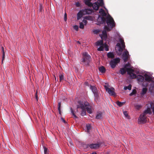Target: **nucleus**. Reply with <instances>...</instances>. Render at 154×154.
I'll use <instances>...</instances> for the list:
<instances>
[{
  "instance_id": "nucleus-1",
  "label": "nucleus",
  "mask_w": 154,
  "mask_h": 154,
  "mask_svg": "<svg viewBox=\"0 0 154 154\" xmlns=\"http://www.w3.org/2000/svg\"><path fill=\"white\" fill-rule=\"evenodd\" d=\"M97 21L98 22L102 24L105 23L106 22L108 26H105L104 27V29L108 31H110L115 26V23L113 19L110 15L109 16H107L106 18L99 16Z\"/></svg>"
},
{
  "instance_id": "nucleus-2",
  "label": "nucleus",
  "mask_w": 154,
  "mask_h": 154,
  "mask_svg": "<svg viewBox=\"0 0 154 154\" xmlns=\"http://www.w3.org/2000/svg\"><path fill=\"white\" fill-rule=\"evenodd\" d=\"M78 103L79 105H77V109L80 108L82 109L81 113V115L82 116H84L86 114V109L88 113H92L91 106L88 102H83L81 101H79Z\"/></svg>"
},
{
  "instance_id": "nucleus-3",
  "label": "nucleus",
  "mask_w": 154,
  "mask_h": 154,
  "mask_svg": "<svg viewBox=\"0 0 154 154\" xmlns=\"http://www.w3.org/2000/svg\"><path fill=\"white\" fill-rule=\"evenodd\" d=\"M91 60V57L87 52H84L83 53L81 61L84 66H89Z\"/></svg>"
},
{
  "instance_id": "nucleus-4",
  "label": "nucleus",
  "mask_w": 154,
  "mask_h": 154,
  "mask_svg": "<svg viewBox=\"0 0 154 154\" xmlns=\"http://www.w3.org/2000/svg\"><path fill=\"white\" fill-rule=\"evenodd\" d=\"M119 41L121 44L119 43H117L116 46L118 47V51L120 52V54H121L123 49L125 48V45L123 39L120 38L119 39Z\"/></svg>"
},
{
  "instance_id": "nucleus-5",
  "label": "nucleus",
  "mask_w": 154,
  "mask_h": 154,
  "mask_svg": "<svg viewBox=\"0 0 154 154\" xmlns=\"http://www.w3.org/2000/svg\"><path fill=\"white\" fill-rule=\"evenodd\" d=\"M120 62V59L119 58L113 59L110 62V65L112 68H114L116 66V65Z\"/></svg>"
},
{
  "instance_id": "nucleus-6",
  "label": "nucleus",
  "mask_w": 154,
  "mask_h": 154,
  "mask_svg": "<svg viewBox=\"0 0 154 154\" xmlns=\"http://www.w3.org/2000/svg\"><path fill=\"white\" fill-rule=\"evenodd\" d=\"M104 87L106 91H107L110 95L114 96L116 95V94L115 92V89L113 88H109L106 85H104Z\"/></svg>"
},
{
  "instance_id": "nucleus-7",
  "label": "nucleus",
  "mask_w": 154,
  "mask_h": 154,
  "mask_svg": "<svg viewBox=\"0 0 154 154\" xmlns=\"http://www.w3.org/2000/svg\"><path fill=\"white\" fill-rule=\"evenodd\" d=\"M86 145V147L88 148L89 147L91 149H97L100 146V144L99 143L96 144H91L90 145L87 144Z\"/></svg>"
},
{
  "instance_id": "nucleus-8",
  "label": "nucleus",
  "mask_w": 154,
  "mask_h": 154,
  "mask_svg": "<svg viewBox=\"0 0 154 154\" xmlns=\"http://www.w3.org/2000/svg\"><path fill=\"white\" fill-rule=\"evenodd\" d=\"M138 121L140 123H144L146 121V116L143 115V114L142 115H140L138 118Z\"/></svg>"
},
{
  "instance_id": "nucleus-9",
  "label": "nucleus",
  "mask_w": 154,
  "mask_h": 154,
  "mask_svg": "<svg viewBox=\"0 0 154 154\" xmlns=\"http://www.w3.org/2000/svg\"><path fill=\"white\" fill-rule=\"evenodd\" d=\"M129 55L128 52L127 51L123 52L122 54V58L124 62H126L128 60Z\"/></svg>"
},
{
  "instance_id": "nucleus-10",
  "label": "nucleus",
  "mask_w": 154,
  "mask_h": 154,
  "mask_svg": "<svg viewBox=\"0 0 154 154\" xmlns=\"http://www.w3.org/2000/svg\"><path fill=\"white\" fill-rule=\"evenodd\" d=\"M84 14L83 10H80L77 14V19L79 20L82 17L83 15H85Z\"/></svg>"
},
{
  "instance_id": "nucleus-11",
  "label": "nucleus",
  "mask_w": 154,
  "mask_h": 154,
  "mask_svg": "<svg viewBox=\"0 0 154 154\" xmlns=\"http://www.w3.org/2000/svg\"><path fill=\"white\" fill-rule=\"evenodd\" d=\"M136 78L137 79L139 83H141L143 82L144 79L143 76L141 75H137Z\"/></svg>"
},
{
  "instance_id": "nucleus-12",
  "label": "nucleus",
  "mask_w": 154,
  "mask_h": 154,
  "mask_svg": "<svg viewBox=\"0 0 154 154\" xmlns=\"http://www.w3.org/2000/svg\"><path fill=\"white\" fill-rule=\"evenodd\" d=\"M92 6L93 7L94 9L96 11L98 10L99 7V5H98V4L96 2L92 4Z\"/></svg>"
},
{
  "instance_id": "nucleus-13",
  "label": "nucleus",
  "mask_w": 154,
  "mask_h": 154,
  "mask_svg": "<svg viewBox=\"0 0 154 154\" xmlns=\"http://www.w3.org/2000/svg\"><path fill=\"white\" fill-rule=\"evenodd\" d=\"M127 71V70L124 68H120V70L119 71V72L122 75H124L125 74Z\"/></svg>"
},
{
  "instance_id": "nucleus-14",
  "label": "nucleus",
  "mask_w": 154,
  "mask_h": 154,
  "mask_svg": "<svg viewBox=\"0 0 154 154\" xmlns=\"http://www.w3.org/2000/svg\"><path fill=\"white\" fill-rule=\"evenodd\" d=\"M91 0H85V4L89 7H91L92 5V4L91 2Z\"/></svg>"
},
{
  "instance_id": "nucleus-15",
  "label": "nucleus",
  "mask_w": 154,
  "mask_h": 154,
  "mask_svg": "<svg viewBox=\"0 0 154 154\" xmlns=\"http://www.w3.org/2000/svg\"><path fill=\"white\" fill-rule=\"evenodd\" d=\"M84 13L85 15L86 14H91L92 12V11L90 9H85L83 10Z\"/></svg>"
},
{
  "instance_id": "nucleus-16",
  "label": "nucleus",
  "mask_w": 154,
  "mask_h": 154,
  "mask_svg": "<svg viewBox=\"0 0 154 154\" xmlns=\"http://www.w3.org/2000/svg\"><path fill=\"white\" fill-rule=\"evenodd\" d=\"M126 70L128 74L129 75H131V74L134 72V70L131 68H126Z\"/></svg>"
},
{
  "instance_id": "nucleus-17",
  "label": "nucleus",
  "mask_w": 154,
  "mask_h": 154,
  "mask_svg": "<svg viewBox=\"0 0 154 154\" xmlns=\"http://www.w3.org/2000/svg\"><path fill=\"white\" fill-rule=\"evenodd\" d=\"M107 56L108 58H113L115 57L113 53L111 52H109L107 53Z\"/></svg>"
},
{
  "instance_id": "nucleus-18",
  "label": "nucleus",
  "mask_w": 154,
  "mask_h": 154,
  "mask_svg": "<svg viewBox=\"0 0 154 154\" xmlns=\"http://www.w3.org/2000/svg\"><path fill=\"white\" fill-rule=\"evenodd\" d=\"M145 80L147 82H150L152 81V80L150 77L147 75H145Z\"/></svg>"
},
{
  "instance_id": "nucleus-19",
  "label": "nucleus",
  "mask_w": 154,
  "mask_h": 154,
  "mask_svg": "<svg viewBox=\"0 0 154 154\" xmlns=\"http://www.w3.org/2000/svg\"><path fill=\"white\" fill-rule=\"evenodd\" d=\"M99 13H100L101 15L102 16V17H104L106 16V14L105 12L102 9H100L99 11Z\"/></svg>"
},
{
  "instance_id": "nucleus-20",
  "label": "nucleus",
  "mask_w": 154,
  "mask_h": 154,
  "mask_svg": "<svg viewBox=\"0 0 154 154\" xmlns=\"http://www.w3.org/2000/svg\"><path fill=\"white\" fill-rule=\"evenodd\" d=\"M90 88L94 94L98 92L97 88L95 87L91 86Z\"/></svg>"
},
{
  "instance_id": "nucleus-21",
  "label": "nucleus",
  "mask_w": 154,
  "mask_h": 154,
  "mask_svg": "<svg viewBox=\"0 0 154 154\" xmlns=\"http://www.w3.org/2000/svg\"><path fill=\"white\" fill-rule=\"evenodd\" d=\"M148 113L149 114H151V112L149 108H148L146 110H145L144 112L143 113V115L146 116V115Z\"/></svg>"
},
{
  "instance_id": "nucleus-22",
  "label": "nucleus",
  "mask_w": 154,
  "mask_h": 154,
  "mask_svg": "<svg viewBox=\"0 0 154 154\" xmlns=\"http://www.w3.org/2000/svg\"><path fill=\"white\" fill-rule=\"evenodd\" d=\"M99 71L102 73H105L106 72V69L103 66H101L99 68Z\"/></svg>"
},
{
  "instance_id": "nucleus-23",
  "label": "nucleus",
  "mask_w": 154,
  "mask_h": 154,
  "mask_svg": "<svg viewBox=\"0 0 154 154\" xmlns=\"http://www.w3.org/2000/svg\"><path fill=\"white\" fill-rule=\"evenodd\" d=\"M96 45L97 46L104 45L103 41L101 40L97 41L96 42Z\"/></svg>"
},
{
  "instance_id": "nucleus-24",
  "label": "nucleus",
  "mask_w": 154,
  "mask_h": 154,
  "mask_svg": "<svg viewBox=\"0 0 154 154\" xmlns=\"http://www.w3.org/2000/svg\"><path fill=\"white\" fill-rule=\"evenodd\" d=\"M97 3L99 6H102L104 5L103 0H98Z\"/></svg>"
},
{
  "instance_id": "nucleus-25",
  "label": "nucleus",
  "mask_w": 154,
  "mask_h": 154,
  "mask_svg": "<svg viewBox=\"0 0 154 154\" xmlns=\"http://www.w3.org/2000/svg\"><path fill=\"white\" fill-rule=\"evenodd\" d=\"M147 91V89L146 88H143L142 89V92L141 93V94L142 95H144L145 94Z\"/></svg>"
},
{
  "instance_id": "nucleus-26",
  "label": "nucleus",
  "mask_w": 154,
  "mask_h": 154,
  "mask_svg": "<svg viewBox=\"0 0 154 154\" xmlns=\"http://www.w3.org/2000/svg\"><path fill=\"white\" fill-rule=\"evenodd\" d=\"M102 113L101 112L98 113L96 116V118L97 119H100L102 118Z\"/></svg>"
},
{
  "instance_id": "nucleus-27",
  "label": "nucleus",
  "mask_w": 154,
  "mask_h": 154,
  "mask_svg": "<svg viewBox=\"0 0 154 154\" xmlns=\"http://www.w3.org/2000/svg\"><path fill=\"white\" fill-rule=\"evenodd\" d=\"M94 99L96 101L99 99V93L98 92L94 94Z\"/></svg>"
},
{
  "instance_id": "nucleus-28",
  "label": "nucleus",
  "mask_w": 154,
  "mask_h": 154,
  "mask_svg": "<svg viewBox=\"0 0 154 154\" xmlns=\"http://www.w3.org/2000/svg\"><path fill=\"white\" fill-rule=\"evenodd\" d=\"M125 102H121L119 101H117L116 102V103L117 105L120 107L122 106L124 104Z\"/></svg>"
},
{
  "instance_id": "nucleus-29",
  "label": "nucleus",
  "mask_w": 154,
  "mask_h": 154,
  "mask_svg": "<svg viewBox=\"0 0 154 154\" xmlns=\"http://www.w3.org/2000/svg\"><path fill=\"white\" fill-rule=\"evenodd\" d=\"M123 113L125 116L128 119H130V118L128 115V112L126 111H124L123 112Z\"/></svg>"
},
{
  "instance_id": "nucleus-30",
  "label": "nucleus",
  "mask_w": 154,
  "mask_h": 154,
  "mask_svg": "<svg viewBox=\"0 0 154 154\" xmlns=\"http://www.w3.org/2000/svg\"><path fill=\"white\" fill-rule=\"evenodd\" d=\"M131 84H129L128 86H125L124 89L125 90L127 89L130 90L131 88Z\"/></svg>"
},
{
  "instance_id": "nucleus-31",
  "label": "nucleus",
  "mask_w": 154,
  "mask_h": 154,
  "mask_svg": "<svg viewBox=\"0 0 154 154\" xmlns=\"http://www.w3.org/2000/svg\"><path fill=\"white\" fill-rule=\"evenodd\" d=\"M86 128H87V131L88 132H89L91 128V126L89 124H88L86 125Z\"/></svg>"
},
{
  "instance_id": "nucleus-32",
  "label": "nucleus",
  "mask_w": 154,
  "mask_h": 154,
  "mask_svg": "<svg viewBox=\"0 0 154 154\" xmlns=\"http://www.w3.org/2000/svg\"><path fill=\"white\" fill-rule=\"evenodd\" d=\"M106 31H107L106 30L104 29V30H103L102 31V34L105 38H106L107 37Z\"/></svg>"
},
{
  "instance_id": "nucleus-33",
  "label": "nucleus",
  "mask_w": 154,
  "mask_h": 154,
  "mask_svg": "<svg viewBox=\"0 0 154 154\" xmlns=\"http://www.w3.org/2000/svg\"><path fill=\"white\" fill-rule=\"evenodd\" d=\"M61 106V102H60L58 103V109L59 111V113L60 114H61V110H60Z\"/></svg>"
},
{
  "instance_id": "nucleus-34",
  "label": "nucleus",
  "mask_w": 154,
  "mask_h": 154,
  "mask_svg": "<svg viewBox=\"0 0 154 154\" xmlns=\"http://www.w3.org/2000/svg\"><path fill=\"white\" fill-rule=\"evenodd\" d=\"M70 110L71 111V112L72 114V115L75 118H77L78 117L76 116L74 112V111H73L72 108H70Z\"/></svg>"
},
{
  "instance_id": "nucleus-35",
  "label": "nucleus",
  "mask_w": 154,
  "mask_h": 154,
  "mask_svg": "<svg viewBox=\"0 0 154 154\" xmlns=\"http://www.w3.org/2000/svg\"><path fill=\"white\" fill-rule=\"evenodd\" d=\"M137 92V91L135 89H134L133 90L132 92L129 94V95L130 96H132L136 94Z\"/></svg>"
},
{
  "instance_id": "nucleus-36",
  "label": "nucleus",
  "mask_w": 154,
  "mask_h": 154,
  "mask_svg": "<svg viewBox=\"0 0 154 154\" xmlns=\"http://www.w3.org/2000/svg\"><path fill=\"white\" fill-rule=\"evenodd\" d=\"M130 76L131 79H134L135 78H136L137 77L136 75L133 72L131 74V75H130Z\"/></svg>"
},
{
  "instance_id": "nucleus-37",
  "label": "nucleus",
  "mask_w": 154,
  "mask_h": 154,
  "mask_svg": "<svg viewBox=\"0 0 154 154\" xmlns=\"http://www.w3.org/2000/svg\"><path fill=\"white\" fill-rule=\"evenodd\" d=\"M104 45L100 46V47L98 48L97 50L99 51H102L103 50Z\"/></svg>"
},
{
  "instance_id": "nucleus-38",
  "label": "nucleus",
  "mask_w": 154,
  "mask_h": 154,
  "mask_svg": "<svg viewBox=\"0 0 154 154\" xmlns=\"http://www.w3.org/2000/svg\"><path fill=\"white\" fill-rule=\"evenodd\" d=\"M59 77L60 78V82H61L64 78V75L62 74H60L59 75Z\"/></svg>"
},
{
  "instance_id": "nucleus-39",
  "label": "nucleus",
  "mask_w": 154,
  "mask_h": 154,
  "mask_svg": "<svg viewBox=\"0 0 154 154\" xmlns=\"http://www.w3.org/2000/svg\"><path fill=\"white\" fill-rule=\"evenodd\" d=\"M79 28L81 29H83L84 28V24L82 22H80L79 23Z\"/></svg>"
},
{
  "instance_id": "nucleus-40",
  "label": "nucleus",
  "mask_w": 154,
  "mask_h": 154,
  "mask_svg": "<svg viewBox=\"0 0 154 154\" xmlns=\"http://www.w3.org/2000/svg\"><path fill=\"white\" fill-rule=\"evenodd\" d=\"M100 31L99 29H94L93 30V32L94 34H97Z\"/></svg>"
},
{
  "instance_id": "nucleus-41",
  "label": "nucleus",
  "mask_w": 154,
  "mask_h": 154,
  "mask_svg": "<svg viewBox=\"0 0 154 154\" xmlns=\"http://www.w3.org/2000/svg\"><path fill=\"white\" fill-rule=\"evenodd\" d=\"M151 83L150 84V87L152 88H154V81L152 80L151 82Z\"/></svg>"
},
{
  "instance_id": "nucleus-42",
  "label": "nucleus",
  "mask_w": 154,
  "mask_h": 154,
  "mask_svg": "<svg viewBox=\"0 0 154 154\" xmlns=\"http://www.w3.org/2000/svg\"><path fill=\"white\" fill-rule=\"evenodd\" d=\"M135 107L137 109H139L141 108V106L139 105H136L135 106Z\"/></svg>"
},
{
  "instance_id": "nucleus-43",
  "label": "nucleus",
  "mask_w": 154,
  "mask_h": 154,
  "mask_svg": "<svg viewBox=\"0 0 154 154\" xmlns=\"http://www.w3.org/2000/svg\"><path fill=\"white\" fill-rule=\"evenodd\" d=\"M73 28L75 30L77 31L79 29L78 26L77 25H75L73 26Z\"/></svg>"
},
{
  "instance_id": "nucleus-44",
  "label": "nucleus",
  "mask_w": 154,
  "mask_h": 154,
  "mask_svg": "<svg viewBox=\"0 0 154 154\" xmlns=\"http://www.w3.org/2000/svg\"><path fill=\"white\" fill-rule=\"evenodd\" d=\"M130 64L129 63H127L125 65L124 67L125 68V69H126V68H127L128 67H130Z\"/></svg>"
},
{
  "instance_id": "nucleus-45",
  "label": "nucleus",
  "mask_w": 154,
  "mask_h": 154,
  "mask_svg": "<svg viewBox=\"0 0 154 154\" xmlns=\"http://www.w3.org/2000/svg\"><path fill=\"white\" fill-rule=\"evenodd\" d=\"M5 58V52H3V53H2V63L3 62L4 59Z\"/></svg>"
},
{
  "instance_id": "nucleus-46",
  "label": "nucleus",
  "mask_w": 154,
  "mask_h": 154,
  "mask_svg": "<svg viewBox=\"0 0 154 154\" xmlns=\"http://www.w3.org/2000/svg\"><path fill=\"white\" fill-rule=\"evenodd\" d=\"M105 50L106 51H108L109 50L108 47L106 44H105Z\"/></svg>"
},
{
  "instance_id": "nucleus-47",
  "label": "nucleus",
  "mask_w": 154,
  "mask_h": 154,
  "mask_svg": "<svg viewBox=\"0 0 154 154\" xmlns=\"http://www.w3.org/2000/svg\"><path fill=\"white\" fill-rule=\"evenodd\" d=\"M44 152L45 154H46L47 152V149L45 147H44Z\"/></svg>"
},
{
  "instance_id": "nucleus-48",
  "label": "nucleus",
  "mask_w": 154,
  "mask_h": 154,
  "mask_svg": "<svg viewBox=\"0 0 154 154\" xmlns=\"http://www.w3.org/2000/svg\"><path fill=\"white\" fill-rule=\"evenodd\" d=\"M75 5L77 7H79L80 6V4L78 2L76 3Z\"/></svg>"
},
{
  "instance_id": "nucleus-49",
  "label": "nucleus",
  "mask_w": 154,
  "mask_h": 154,
  "mask_svg": "<svg viewBox=\"0 0 154 154\" xmlns=\"http://www.w3.org/2000/svg\"><path fill=\"white\" fill-rule=\"evenodd\" d=\"M151 109H152L153 113L154 114V105H152L151 106Z\"/></svg>"
},
{
  "instance_id": "nucleus-50",
  "label": "nucleus",
  "mask_w": 154,
  "mask_h": 154,
  "mask_svg": "<svg viewBox=\"0 0 154 154\" xmlns=\"http://www.w3.org/2000/svg\"><path fill=\"white\" fill-rule=\"evenodd\" d=\"M82 22L83 23V24H84V25H85L87 23V21L86 20H83Z\"/></svg>"
},
{
  "instance_id": "nucleus-51",
  "label": "nucleus",
  "mask_w": 154,
  "mask_h": 154,
  "mask_svg": "<svg viewBox=\"0 0 154 154\" xmlns=\"http://www.w3.org/2000/svg\"><path fill=\"white\" fill-rule=\"evenodd\" d=\"M64 19L65 21H66L67 20V15L66 13L64 15Z\"/></svg>"
},
{
  "instance_id": "nucleus-52",
  "label": "nucleus",
  "mask_w": 154,
  "mask_h": 154,
  "mask_svg": "<svg viewBox=\"0 0 154 154\" xmlns=\"http://www.w3.org/2000/svg\"><path fill=\"white\" fill-rule=\"evenodd\" d=\"M91 17L90 16H88V17H85V19L87 20H89L90 18H91Z\"/></svg>"
},
{
  "instance_id": "nucleus-53",
  "label": "nucleus",
  "mask_w": 154,
  "mask_h": 154,
  "mask_svg": "<svg viewBox=\"0 0 154 154\" xmlns=\"http://www.w3.org/2000/svg\"><path fill=\"white\" fill-rule=\"evenodd\" d=\"M37 91L35 93V97H36V99H37V100H38V98H37Z\"/></svg>"
},
{
  "instance_id": "nucleus-54",
  "label": "nucleus",
  "mask_w": 154,
  "mask_h": 154,
  "mask_svg": "<svg viewBox=\"0 0 154 154\" xmlns=\"http://www.w3.org/2000/svg\"><path fill=\"white\" fill-rule=\"evenodd\" d=\"M2 53H3V52H5L4 50V48H3V47H2Z\"/></svg>"
},
{
  "instance_id": "nucleus-55",
  "label": "nucleus",
  "mask_w": 154,
  "mask_h": 154,
  "mask_svg": "<svg viewBox=\"0 0 154 154\" xmlns=\"http://www.w3.org/2000/svg\"><path fill=\"white\" fill-rule=\"evenodd\" d=\"M42 9V7L41 5H40V11H41Z\"/></svg>"
},
{
  "instance_id": "nucleus-56",
  "label": "nucleus",
  "mask_w": 154,
  "mask_h": 154,
  "mask_svg": "<svg viewBox=\"0 0 154 154\" xmlns=\"http://www.w3.org/2000/svg\"><path fill=\"white\" fill-rule=\"evenodd\" d=\"M61 119H62V121H63V122H64V123H65L66 122V121L65 120H64V119H63V118H61Z\"/></svg>"
},
{
  "instance_id": "nucleus-57",
  "label": "nucleus",
  "mask_w": 154,
  "mask_h": 154,
  "mask_svg": "<svg viewBox=\"0 0 154 154\" xmlns=\"http://www.w3.org/2000/svg\"><path fill=\"white\" fill-rule=\"evenodd\" d=\"M91 154H96V153L95 152H93Z\"/></svg>"
},
{
  "instance_id": "nucleus-58",
  "label": "nucleus",
  "mask_w": 154,
  "mask_h": 154,
  "mask_svg": "<svg viewBox=\"0 0 154 154\" xmlns=\"http://www.w3.org/2000/svg\"><path fill=\"white\" fill-rule=\"evenodd\" d=\"M77 43H78V44H81V43H80V42L79 41H78L77 42Z\"/></svg>"
},
{
  "instance_id": "nucleus-59",
  "label": "nucleus",
  "mask_w": 154,
  "mask_h": 154,
  "mask_svg": "<svg viewBox=\"0 0 154 154\" xmlns=\"http://www.w3.org/2000/svg\"><path fill=\"white\" fill-rule=\"evenodd\" d=\"M55 80H56V78L55 77Z\"/></svg>"
},
{
  "instance_id": "nucleus-60",
  "label": "nucleus",
  "mask_w": 154,
  "mask_h": 154,
  "mask_svg": "<svg viewBox=\"0 0 154 154\" xmlns=\"http://www.w3.org/2000/svg\"><path fill=\"white\" fill-rule=\"evenodd\" d=\"M70 143L71 144H72V143L71 142Z\"/></svg>"
}]
</instances>
